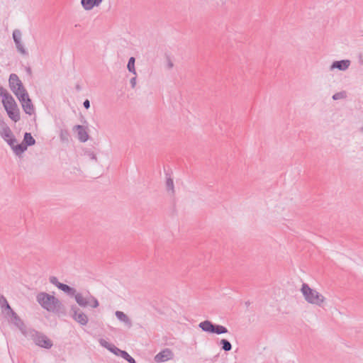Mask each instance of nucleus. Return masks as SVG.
Returning a JSON list of instances; mask_svg holds the SVG:
<instances>
[{
  "mask_svg": "<svg viewBox=\"0 0 363 363\" xmlns=\"http://www.w3.org/2000/svg\"><path fill=\"white\" fill-rule=\"evenodd\" d=\"M69 315L81 325L84 326L88 323L89 318L87 315L77 305L71 306Z\"/></svg>",
  "mask_w": 363,
  "mask_h": 363,
  "instance_id": "7",
  "label": "nucleus"
},
{
  "mask_svg": "<svg viewBox=\"0 0 363 363\" xmlns=\"http://www.w3.org/2000/svg\"><path fill=\"white\" fill-rule=\"evenodd\" d=\"M0 135L4 140H6V139L7 140L8 138L13 136V134L11 128L8 126L6 128H4L1 130L0 129Z\"/></svg>",
  "mask_w": 363,
  "mask_h": 363,
  "instance_id": "21",
  "label": "nucleus"
},
{
  "mask_svg": "<svg viewBox=\"0 0 363 363\" xmlns=\"http://www.w3.org/2000/svg\"><path fill=\"white\" fill-rule=\"evenodd\" d=\"M27 147L25 145V144L22 142L20 144H16L14 147H13V151L16 155H21L23 154L25 151L27 150Z\"/></svg>",
  "mask_w": 363,
  "mask_h": 363,
  "instance_id": "20",
  "label": "nucleus"
},
{
  "mask_svg": "<svg viewBox=\"0 0 363 363\" xmlns=\"http://www.w3.org/2000/svg\"><path fill=\"white\" fill-rule=\"evenodd\" d=\"M99 343L102 347H105L106 349H107L111 344L103 338L99 339Z\"/></svg>",
  "mask_w": 363,
  "mask_h": 363,
  "instance_id": "35",
  "label": "nucleus"
},
{
  "mask_svg": "<svg viewBox=\"0 0 363 363\" xmlns=\"http://www.w3.org/2000/svg\"><path fill=\"white\" fill-rule=\"evenodd\" d=\"M174 66L173 62L171 61L170 58L167 57V67L169 69L172 68Z\"/></svg>",
  "mask_w": 363,
  "mask_h": 363,
  "instance_id": "40",
  "label": "nucleus"
},
{
  "mask_svg": "<svg viewBox=\"0 0 363 363\" xmlns=\"http://www.w3.org/2000/svg\"><path fill=\"white\" fill-rule=\"evenodd\" d=\"M21 32L18 29H16L13 31V41L21 40Z\"/></svg>",
  "mask_w": 363,
  "mask_h": 363,
  "instance_id": "32",
  "label": "nucleus"
},
{
  "mask_svg": "<svg viewBox=\"0 0 363 363\" xmlns=\"http://www.w3.org/2000/svg\"><path fill=\"white\" fill-rule=\"evenodd\" d=\"M23 335L30 338L39 347L49 350L53 346L52 341L45 334L34 328H28Z\"/></svg>",
  "mask_w": 363,
  "mask_h": 363,
  "instance_id": "2",
  "label": "nucleus"
},
{
  "mask_svg": "<svg viewBox=\"0 0 363 363\" xmlns=\"http://www.w3.org/2000/svg\"><path fill=\"white\" fill-rule=\"evenodd\" d=\"M89 301L90 303L89 306H91L92 308H96L99 306V301L93 296H89Z\"/></svg>",
  "mask_w": 363,
  "mask_h": 363,
  "instance_id": "30",
  "label": "nucleus"
},
{
  "mask_svg": "<svg viewBox=\"0 0 363 363\" xmlns=\"http://www.w3.org/2000/svg\"><path fill=\"white\" fill-rule=\"evenodd\" d=\"M14 43H15L17 50L20 53H21L23 55H28V53L27 50L25 49V48L23 47V45L21 43V40H18Z\"/></svg>",
  "mask_w": 363,
  "mask_h": 363,
  "instance_id": "25",
  "label": "nucleus"
},
{
  "mask_svg": "<svg viewBox=\"0 0 363 363\" xmlns=\"http://www.w3.org/2000/svg\"><path fill=\"white\" fill-rule=\"evenodd\" d=\"M4 314L8 318V320L18 328L23 334L26 333L28 328L23 321L12 308H10Z\"/></svg>",
  "mask_w": 363,
  "mask_h": 363,
  "instance_id": "6",
  "label": "nucleus"
},
{
  "mask_svg": "<svg viewBox=\"0 0 363 363\" xmlns=\"http://www.w3.org/2000/svg\"><path fill=\"white\" fill-rule=\"evenodd\" d=\"M347 97V94L345 91L337 92L333 95L332 99L334 101H337L339 99H345Z\"/></svg>",
  "mask_w": 363,
  "mask_h": 363,
  "instance_id": "26",
  "label": "nucleus"
},
{
  "mask_svg": "<svg viewBox=\"0 0 363 363\" xmlns=\"http://www.w3.org/2000/svg\"><path fill=\"white\" fill-rule=\"evenodd\" d=\"M26 72L30 75L32 74L31 68L30 67H26Z\"/></svg>",
  "mask_w": 363,
  "mask_h": 363,
  "instance_id": "43",
  "label": "nucleus"
},
{
  "mask_svg": "<svg viewBox=\"0 0 363 363\" xmlns=\"http://www.w3.org/2000/svg\"><path fill=\"white\" fill-rule=\"evenodd\" d=\"M60 288L59 289L62 291L64 293H65L66 294H67L69 296H72V297L74 296V295L77 294V290L74 288L71 287L67 284L62 283V285H60Z\"/></svg>",
  "mask_w": 363,
  "mask_h": 363,
  "instance_id": "18",
  "label": "nucleus"
},
{
  "mask_svg": "<svg viewBox=\"0 0 363 363\" xmlns=\"http://www.w3.org/2000/svg\"><path fill=\"white\" fill-rule=\"evenodd\" d=\"M0 96L2 98V104L13 98L3 86H0Z\"/></svg>",
  "mask_w": 363,
  "mask_h": 363,
  "instance_id": "22",
  "label": "nucleus"
},
{
  "mask_svg": "<svg viewBox=\"0 0 363 363\" xmlns=\"http://www.w3.org/2000/svg\"><path fill=\"white\" fill-rule=\"evenodd\" d=\"M250 301H247V302H245V305H246L247 306H250Z\"/></svg>",
  "mask_w": 363,
  "mask_h": 363,
  "instance_id": "44",
  "label": "nucleus"
},
{
  "mask_svg": "<svg viewBox=\"0 0 363 363\" xmlns=\"http://www.w3.org/2000/svg\"><path fill=\"white\" fill-rule=\"evenodd\" d=\"M116 347V346L115 345L111 343L110 346L108 347L107 350L113 353Z\"/></svg>",
  "mask_w": 363,
  "mask_h": 363,
  "instance_id": "41",
  "label": "nucleus"
},
{
  "mask_svg": "<svg viewBox=\"0 0 363 363\" xmlns=\"http://www.w3.org/2000/svg\"><path fill=\"white\" fill-rule=\"evenodd\" d=\"M0 306L2 308V313H5L8 311L11 307L10 306L8 301L5 298V296L2 294H0Z\"/></svg>",
  "mask_w": 363,
  "mask_h": 363,
  "instance_id": "19",
  "label": "nucleus"
},
{
  "mask_svg": "<svg viewBox=\"0 0 363 363\" xmlns=\"http://www.w3.org/2000/svg\"><path fill=\"white\" fill-rule=\"evenodd\" d=\"M75 89L77 91H80L82 90V86L79 84H77L75 86Z\"/></svg>",
  "mask_w": 363,
  "mask_h": 363,
  "instance_id": "42",
  "label": "nucleus"
},
{
  "mask_svg": "<svg viewBox=\"0 0 363 363\" xmlns=\"http://www.w3.org/2000/svg\"><path fill=\"white\" fill-rule=\"evenodd\" d=\"M22 84L21 80L19 79L18 76L16 74L12 73L9 76V88H12L14 86H17Z\"/></svg>",
  "mask_w": 363,
  "mask_h": 363,
  "instance_id": "16",
  "label": "nucleus"
},
{
  "mask_svg": "<svg viewBox=\"0 0 363 363\" xmlns=\"http://www.w3.org/2000/svg\"><path fill=\"white\" fill-rule=\"evenodd\" d=\"M5 141L8 143V145L11 147L12 150L13 147H14L17 143V140L16 139L14 135L10 138H8L7 140L6 139Z\"/></svg>",
  "mask_w": 363,
  "mask_h": 363,
  "instance_id": "33",
  "label": "nucleus"
},
{
  "mask_svg": "<svg viewBox=\"0 0 363 363\" xmlns=\"http://www.w3.org/2000/svg\"><path fill=\"white\" fill-rule=\"evenodd\" d=\"M121 357L126 360L128 363H136L135 359L125 350L122 353Z\"/></svg>",
  "mask_w": 363,
  "mask_h": 363,
  "instance_id": "27",
  "label": "nucleus"
},
{
  "mask_svg": "<svg viewBox=\"0 0 363 363\" xmlns=\"http://www.w3.org/2000/svg\"><path fill=\"white\" fill-rule=\"evenodd\" d=\"M38 303L48 311L64 313L65 307L62 303L53 295L46 292H40L36 296Z\"/></svg>",
  "mask_w": 363,
  "mask_h": 363,
  "instance_id": "1",
  "label": "nucleus"
},
{
  "mask_svg": "<svg viewBox=\"0 0 363 363\" xmlns=\"http://www.w3.org/2000/svg\"><path fill=\"white\" fill-rule=\"evenodd\" d=\"M301 291L305 300L313 305L321 306L325 301V297L315 289H311L306 283H303Z\"/></svg>",
  "mask_w": 363,
  "mask_h": 363,
  "instance_id": "3",
  "label": "nucleus"
},
{
  "mask_svg": "<svg viewBox=\"0 0 363 363\" xmlns=\"http://www.w3.org/2000/svg\"><path fill=\"white\" fill-rule=\"evenodd\" d=\"M135 62V58L134 57H130L128 62L127 69L130 72L136 75Z\"/></svg>",
  "mask_w": 363,
  "mask_h": 363,
  "instance_id": "23",
  "label": "nucleus"
},
{
  "mask_svg": "<svg viewBox=\"0 0 363 363\" xmlns=\"http://www.w3.org/2000/svg\"><path fill=\"white\" fill-rule=\"evenodd\" d=\"M60 139L62 141H69V133L68 130H61L60 135Z\"/></svg>",
  "mask_w": 363,
  "mask_h": 363,
  "instance_id": "28",
  "label": "nucleus"
},
{
  "mask_svg": "<svg viewBox=\"0 0 363 363\" xmlns=\"http://www.w3.org/2000/svg\"><path fill=\"white\" fill-rule=\"evenodd\" d=\"M199 327L202 331L209 334L220 335L228 333V330L226 327L213 323L208 320L201 322L199 324Z\"/></svg>",
  "mask_w": 363,
  "mask_h": 363,
  "instance_id": "4",
  "label": "nucleus"
},
{
  "mask_svg": "<svg viewBox=\"0 0 363 363\" xmlns=\"http://www.w3.org/2000/svg\"><path fill=\"white\" fill-rule=\"evenodd\" d=\"M22 106V108L23 111L30 116L35 114V107L33 104L32 100L30 99L29 95L22 96L21 99L18 100Z\"/></svg>",
  "mask_w": 363,
  "mask_h": 363,
  "instance_id": "8",
  "label": "nucleus"
},
{
  "mask_svg": "<svg viewBox=\"0 0 363 363\" xmlns=\"http://www.w3.org/2000/svg\"><path fill=\"white\" fill-rule=\"evenodd\" d=\"M124 350H122L119 348H118L117 347H116V348L114 349L113 350V354L116 356H119V357H121L122 355V353L123 352Z\"/></svg>",
  "mask_w": 363,
  "mask_h": 363,
  "instance_id": "37",
  "label": "nucleus"
},
{
  "mask_svg": "<svg viewBox=\"0 0 363 363\" xmlns=\"http://www.w3.org/2000/svg\"><path fill=\"white\" fill-rule=\"evenodd\" d=\"M166 187L167 191L172 190V191L174 193V182L171 177L167 178Z\"/></svg>",
  "mask_w": 363,
  "mask_h": 363,
  "instance_id": "29",
  "label": "nucleus"
},
{
  "mask_svg": "<svg viewBox=\"0 0 363 363\" xmlns=\"http://www.w3.org/2000/svg\"><path fill=\"white\" fill-rule=\"evenodd\" d=\"M49 280H50V282L51 284H52L53 285H55L56 287H57L58 289L60 288V285H62V283L60 282L57 279V278L56 277H54V276H51L50 278H49Z\"/></svg>",
  "mask_w": 363,
  "mask_h": 363,
  "instance_id": "31",
  "label": "nucleus"
},
{
  "mask_svg": "<svg viewBox=\"0 0 363 363\" xmlns=\"http://www.w3.org/2000/svg\"><path fill=\"white\" fill-rule=\"evenodd\" d=\"M9 125L5 123L4 119L1 114L0 113V129H3L4 128H6Z\"/></svg>",
  "mask_w": 363,
  "mask_h": 363,
  "instance_id": "36",
  "label": "nucleus"
},
{
  "mask_svg": "<svg viewBox=\"0 0 363 363\" xmlns=\"http://www.w3.org/2000/svg\"><path fill=\"white\" fill-rule=\"evenodd\" d=\"M74 129H75L77 131L78 139L80 142L84 143L88 140L89 136L87 131L85 130V128L83 125H76L74 127Z\"/></svg>",
  "mask_w": 363,
  "mask_h": 363,
  "instance_id": "11",
  "label": "nucleus"
},
{
  "mask_svg": "<svg viewBox=\"0 0 363 363\" xmlns=\"http://www.w3.org/2000/svg\"><path fill=\"white\" fill-rule=\"evenodd\" d=\"M83 106L84 107L86 108V109H89L90 108V101L89 99H86L84 102H83Z\"/></svg>",
  "mask_w": 363,
  "mask_h": 363,
  "instance_id": "39",
  "label": "nucleus"
},
{
  "mask_svg": "<svg viewBox=\"0 0 363 363\" xmlns=\"http://www.w3.org/2000/svg\"><path fill=\"white\" fill-rule=\"evenodd\" d=\"M130 83L132 88H134L136 85V77H132L130 80Z\"/></svg>",
  "mask_w": 363,
  "mask_h": 363,
  "instance_id": "38",
  "label": "nucleus"
},
{
  "mask_svg": "<svg viewBox=\"0 0 363 363\" xmlns=\"http://www.w3.org/2000/svg\"><path fill=\"white\" fill-rule=\"evenodd\" d=\"M10 89L12 91V92L15 94V96L17 97V99L18 100H20V99H21L22 96L28 95V93L26 89L25 88L24 85L23 84V83L17 86H14V88L13 87L10 88Z\"/></svg>",
  "mask_w": 363,
  "mask_h": 363,
  "instance_id": "13",
  "label": "nucleus"
},
{
  "mask_svg": "<svg viewBox=\"0 0 363 363\" xmlns=\"http://www.w3.org/2000/svg\"><path fill=\"white\" fill-rule=\"evenodd\" d=\"M74 297L77 304L82 308L87 307L90 303L89 296L84 297L80 293H77Z\"/></svg>",
  "mask_w": 363,
  "mask_h": 363,
  "instance_id": "14",
  "label": "nucleus"
},
{
  "mask_svg": "<svg viewBox=\"0 0 363 363\" xmlns=\"http://www.w3.org/2000/svg\"><path fill=\"white\" fill-rule=\"evenodd\" d=\"M220 345L221 346V350H224L225 352H229L232 350L231 343L226 339H222L220 341Z\"/></svg>",
  "mask_w": 363,
  "mask_h": 363,
  "instance_id": "24",
  "label": "nucleus"
},
{
  "mask_svg": "<svg viewBox=\"0 0 363 363\" xmlns=\"http://www.w3.org/2000/svg\"><path fill=\"white\" fill-rule=\"evenodd\" d=\"M23 143L28 147L33 146L35 144V139L32 136L30 133H25L23 135Z\"/></svg>",
  "mask_w": 363,
  "mask_h": 363,
  "instance_id": "17",
  "label": "nucleus"
},
{
  "mask_svg": "<svg viewBox=\"0 0 363 363\" xmlns=\"http://www.w3.org/2000/svg\"><path fill=\"white\" fill-rule=\"evenodd\" d=\"M173 357L174 353L169 348H165L155 355V360L157 362H164L173 359Z\"/></svg>",
  "mask_w": 363,
  "mask_h": 363,
  "instance_id": "9",
  "label": "nucleus"
},
{
  "mask_svg": "<svg viewBox=\"0 0 363 363\" xmlns=\"http://www.w3.org/2000/svg\"><path fill=\"white\" fill-rule=\"evenodd\" d=\"M3 106L5 109V111L7 113L8 116L9 118L16 122H18L21 119V114H20V110L18 107V105L15 101V99L13 98L9 101H6V102L3 103Z\"/></svg>",
  "mask_w": 363,
  "mask_h": 363,
  "instance_id": "5",
  "label": "nucleus"
},
{
  "mask_svg": "<svg viewBox=\"0 0 363 363\" xmlns=\"http://www.w3.org/2000/svg\"><path fill=\"white\" fill-rule=\"evenodd\" d=\"M350 65V60H336L334 61L330 65V69L333 70L335 69H339L340 71H345Z\"/></svg>",
  "mask_w": 363,
  "mask_h": 363,
  "instance_id": "10",
  "label": "nucleus"
},
{
  "mask_svg": "<svg viewBox=\"0 0 363 363\" xmlns=\"http://www.w3.org/2000/svg\"><path fill=\"white\" fill-rule=\"evenodd\" d=\"M84 154L87 155L91 160H93L96 162L97 161V157L94 152L91 150H85Z\"/></svg>",
  "mask_w": 363,
  "mask_h": 363,
  "instance_id": "34",
  "label": "nucleus"
},
{
  "mask_svg": "<svg viewBox=\"0 0 363 363\" xmlns=\"http://www.w3.org/2000/svg\"><path fill=\"white\" fill-rule=\"evenodd\" d=\"M115 315L120 321L124 323L128 328L132 327L131 320L123 312L117 311H116Z\"/></svg>",
  "mask_w": 363,
  "mask_h": 363,
  "instance_id": "15",
  "label": "nucleus"
},
{
  "mask_svg": "<svg viewBox=\"0 0 363 363\" xmlns=\"http://www.w3.org/2000/svg\"><path fill=\"white\" fill-rule=\"evenodd\" d=\"M102 0H81V4L84 10L89 11L101 4Z\"/></svg>",
  "mask_w": 363,
  "mask_h": 363,
  "instance_id": "12",
  "label": "nucleus"
}]
</instances>
